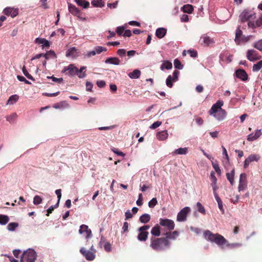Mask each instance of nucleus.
<instances>
[{
	"label": "nucleus",
	"instance_id": "obj_36",
	"mask_svg": "<svg viewBox=\"0 0 262 262\" xmlns=\"http://www.w3.org/2000/svg\"><path fill=\"white\" fill-rule=\"evenodd\" d=\"M215 199L217 202L219 208L221 210L222 213L224 214L225 211L223 208V203L222 200L220 199L219 196H216V197H215Z\"/></svg>",
	"mask_w": 262,
	"mask_h": 262
},
{
	"label": "nucleus",
	"instance_id": "obj_30",
	"mask_svg": "<svg viewBox=\"0 0 262 262\" xmlns=\"http://www.w3.org/2000/svg\"><path fill=\"white\" fill-rule=\"evenodd\" d=\"M141 75V72L139 70H135L132 72L128 74V76L132 79L138 78Z\"/></svg>",
	"mask_w": 262,
	"mask_h": 262
},
{
	"label": "nucleus",
	"instance_id": "obj_10",
	"mask_svg": "<svg viewBox=\"0 0 262 262\" xmlns=\"http://www.w3.org/2000/svg\"><path fill=\"white\" fill-rule=\"evenodd\" d=\"M247 58L251 61H254L260 59L261 56L259 55L258 52L253 50H249L247 52Z\"/></svg>",
	"mask_w": 262,
	"mask_h": 262
},
{
	"label": "nucleus",
	"instance_id": "obj_37",
	"mask_svg": "<svg viewBox=\"0 0 262 262\" xmlns=\"http://www.w3.org/2000/svg\"><path fill=\"white\" fill-rule=\"evenodd\" d=\"M9 221V217L6 215L0 214V224L6 225Z\"/></svg>",
	"mask_w": 262,
	"mask_h": 262
},
{
	"label": "nucleus",
	"instance_id": "obj_1",
	"mask_svg": "<svg viewBox=\"0 0 262 262\" xmlns=\"http://www.w3.org/2000/svg\"><path fill=\"white\" fill-rule=\"evenodd\" d=\"M170 246L169 241H167L166 238L162 237H157L151 236L150 238L149 247L154 251H163Z\"/></svg>",
	"mask_w": 262,
	"mask_h": 262
},
{
	"label": "nucleus",
	"instance_id": "obj_3",
	"mask_svg": "<svg viewBox=\"0 0 262 262\" xmlns=\"http://www.w3.org/2000/svg\"><path fill=\"white\" fill-rule=\"evenodd\" d=\"M204 235L205 238L207 241L215 243L222 249L224 248V246L227 243V239L219 233H213L209 230H206L204 232Z\"/></svg>",
	"mask_w": 262,
	"mask_h": 262
},
{
	"label": "nucleus",
	"instance_id": "obj_17",
	"mask_svg": "<svg viewBox=\"0 0 262 262\" xmlns=\"http://www.w3.org/2000/svg\"><path fill=\"white\" fill-rule=\"evenodd\" d=\"M236 76L243 81H246L248 79V76L244 70L239 69L235 72Z\"/></svg>",
	"mask_w": 262,
	"mask_h": 262
},
{
	"label": "nucleus",
	"instance_id": "obj_18",
	"mask_svg": "<svg viewBox=\"0 0 262 262\" xmlns=\"http://www.w3.org/2000/svg\"><path fill=\"white\" fill-rule=\"evenodd\" d=\"M165 237L163 238H166L167 241H169L170 239L174 240L179 236V232L177 231H174L173 232H168L164 234Z\"/></svg>",
	"mask_w": 262,
	"mask_h": 262
},
{
	"label": "nucleus",
	"instance_id": "obj_60",
	"mask_svg": "<svg viewBox=\"0 0 262 262\" xmlns=\"http://www.w3.org/2000/svg\"><path fill=\"white\" fill-rule=\"evenodd\" d=\"M136 204L138 206H141L143 204V196L142 193L139 194V198L136 202Z\"/></svg>",
	"mask_w": 262,
	"mask_h": 262
},
{
	"label": "nucleus",
	"instance_id": "obj_51",
	"mask_svg": "<svg viewBox=\"0 0 262 262\" xmlns=\"http://www.w3.org/2000/svg\"><path fill=\"white\" fill-rule=\"evenodd\" d=\"M157 204H158V202H157V199L152 198L148 202V206L150 208H154Z\"/></svg>",
	"mask_w": 262,
	"mask_h": 262
},
{
	"label": "nucleus",
	"instance_id": "obj_2",
	"mask_svg": "<svg viewBox=\"0 0 262 262\" xmlns=\"http://www.w3.org/2000/svg\"><path fill=\"white\" fill-rule=\"evenodd\" d=\"M224 102L223 101H217V102L212 106L211 109L209 110V114L214 116L219 121L224 120L226 117L227 113L224 110L221 108Z\"/></svg>",
	"mask_w": 262,
	"mask_h": 262
},
{
	"label": "nucleus",
	"instance_id": "obj_11",
	"mask_svg": "<svg viewBox=\"0 0 262 262\" xmlns=\"http://www.w3.org/2000/svg\"><path fill=\"white\" fill-rule=\"evenodd\" d=\"M260 158V157L259 155L257 154H251L249 155L247 158L246 159L244 164V167L245 168H247L249 164L252 162H257Z\"/></svg>",
	"mask_w": 262,
	"mask_h": 262
},
{
	"label": "nucleus",
	"instance_id": "obj_45",
	"mask_svg": "<svg viewBox=\"0 0 262 262\" xmlns=\"http://www.w3.org/2000/svg\"><path fill=\"white\" fill-rule=\"evenodd\" d=\"M196 208L199 212L203 214H205L206 210L205 209V208L200 202H198L196 203Z\"/></svg>",
	"mask_w": 262,
	"mask_h": 262
},
{
	"label": "nucleus",
	"instance_id": "obj_61",
	"mask_svg": "<svg viewBox=\"0 0 262 262\" xmlns=\"http://www.w3.org/2000/svg\"><path fill=\"white\" fill-rule=\"evenodd\" d=\"M75 51H76V49L75 48L73 47V48H70L67 52V53H66L67 56H70L73 55L74 54V52H75Z\"/></svg>",
	"mask_w": 262,
	"mask_h": 262
},
{
	"label": "nucleus",
	"instance_id": "obj_31",
	"mask_svg": "<svg viewBox=\"0 0 262 262\" xmlns=\"http://www.w3.org/2000/svg\"><path fill=\"white\" fill-rule=\"evenodd\" d=\"M75 2L78 6H80L83 8H88L90 6L89 2L85 0H75Z\"/></svg>",
	"mask_w": 262,
	"mask_h": 262
},
{
	"label": "nucleus",
	"instance_id": "obj_46",
	"mask_svg": "<svg viewBox=\"0 0 262 262\" xmlns=\"http://www.w3.org/2000/svg\"><path fill=\"white\" fill-rule=\"evenodd\" d=\"M173 78L171 75H169L166 79V83L168 87L171 88L173 86L172 82Z\"/></svg>",
	"mask_w": 262,
	"mask_h": 262
},
{
	"label": "nucleus",
	"instance_id": "obj_56",
	"mask_svg": "<svg viewBox=\"0 0 262 262\" xmlns=\"http://www.w3.org/2000/svg\"><path fill=\"white\" fill-rule=\"evenodd\" d=\"M55 193H56V195H57V198H58V201H57V203L56 204V206H58L60 200V199L61 198V190L60 189H57L55 191Z\"/></svg>",
	"mask_w": 262,
	"mask_h": 262
},
{
	"label": "nucleus",
	"instance_id": "obj_28",
	"mask_svg": "<svg viewBox=\"0 0 262 262\" xmlns=\"http://www.w3.org/2000/svg\"><path fill=\"white\" fill-rule=\"evenodd\" d=\"M234 169H233L230 172H227L226 173L227 179L230 182L231 185H233L234 184Z\"/></svg>",
	"mask_w": 262,
	"mask_h": 262
},
{
	"label": "nucleus",
	"instance_id": "obj_4",
	"mask_svg": "<svg viewBox=\"0 0 262 262\" xmlns=\"http://www.w3.org/2000/svg\"><path fill=\"white\" fill-rule=\"evenodd\" d=\"M36 252L31 249H29L24 251L21 259L20 262H34L36 259Z\"/></svg>",
	"mask_w": 262,
	"mask_h": 262
},
{
	"label": "nucleus",
	"instance_id": "obj_25",
	"mask_svg": "<svg viewBox=\"0 0 262 262\" xmlns=\"http://www.w3.org/2000/svg\"><path fill=\"white\" fill-rule=\"evenodd\" d=\"M35 42L38 44L42 45V48H49L50 43L45 38H37L35 39Z\"/></svg>",
	"mask_w": 262,
	"mask_h": 262
},
{
	"label": "nucleus",
	"instance_id": "obj_26",
	"mask_svg": "<svg viewBox=\"0 0 262 262\" xmlns=\"http://www.w3.org/2000/svg\"><path fill=\"white\" fill-rule=\"evenodd\" d=\"M139 233L137 236V239L141 242H145L149 234L148 232L139 231Z\"/></svg>",
	"mask_w": 262,
	"mask_h": 262
},
{
	"label": "nucleus",
	"instance_id": "obj_54",
	"mask_svg": "<svg viewBox=\"0 0 262 262\" xmlns=\"http://www.w3.org/2000/svg\"><path fill=\"white\" fill-rule=\"evenodd\" d=\"M125 28L123 26L118 27L116 29V32L119 36H121L124 31Z\"/></svg>",
	"mask_w": 262,
	"mask_h": 262
},
{
	"label": "nucleus",
	"instance_id": "obj_23",
	"mask_svg": "<svg viewBox=\"0 0 262 262\" xmlns=\"http://www.w3.org/2000/svg\"><path fill=\"white\" fill-rule=\"evenodd\" d=\"M152 236L158 237L161 235L160 227L159 224L153 227L150 231Z\"/></svg>",
	"mask_w": 262,
	"mask_h": 262
},
{
	"label": "nucleus",
	"instance_id": "obj_47",
	"mask_svg": "<svg viewBox=\"0 0 262 262\" xmlns=\"http://www.w3.org/2000/svg\"><path fill=\"white\" fill-rule=\"evenodd\" d=\"M253 47L257 50L262 51V39L259 40L255 42Z\"/></svg>",
	"mask_w": 262,
	"mask_h": 262
},
{
	"label": "nucleus",
	"instance_id": "obj_22",
	"mask_svg": "<svg viewBox=\"0 0 262 262\" xmlns=\"http://www.w3.org/2000/svg\"><path fill=\"white\" fill-rule=\"evenodd\" d=\"M168 136V134L167 130H162L156 134L157 139L160 141H163L166 140Z\"/></svg>",
	"mask_w": 262,
	"mask_h": 262
},
{
	"label": "nucleus",
	"instance_id": "obj_9",
	"mask_svg": "<svg viewBox=\"0 0 262 262\" xmlns=\"http://www.w3.org/2000/svg\"><path fill=\"white\" fill-rule=\"evenodd\" d=\"M247 187V175L242 173L240 175L238 190L239 191L244 190Z\"/></svg>",
	"mask_w": 262,
	"mask_h": 262
},
{
	"label": "nucleus",
	"instance_id": "obj_33",
	"mask_svg": "<svg viewBox=\"0 0 262 262\" xmlns=\"http://www.w3.org/2000/svg\"><path fill=\"white\" fill-rule=\"evenodd\" d=\"M182 11L185 13H187L189 14L192 13L193 11V6L191 5L187 4L183 6Z\"/></svg>",
	"mask_w": 262,
	"mask_h": 262
},
{
	"label": "nucleus",
	"instance_id": "obj_39",
	"mask_svg": "<svg viewBox=\"0 0 262 262\" xmlns=\"http://www.w3.org/2000/svg\"><path fill=\"white\" fill-rule=\"evenodd\" d=\"M19 97L17 95H13L11 96L8 101V103L11 104L16 102L18 100Z\"/></svg>",
	"mask_w": 262,
	"mask_h": 262
},
{
	"label": "nucleus",
	"instance_id": "obj_48",
	"mask_svg": "<svg viewBox=\"0 0 262 262\" xmlns=\"http://www.w3.org/2000/svg\"><path fill=\"white\" fill-rule=\"evenodd\" d=\"M211 186L212 187L214 197H216V196H219V195L217 194V193L216 192V191L218 189V187L217 186V182H211Z\"/></svg>",
	"mask_w": 262,
	"mask_h": 262
},
{
	"label": "nucleus",
	"instance_id": "obj_8",
	"mask_svg": "<svg viewBox=\"0 0 262 262\" xmlns=\"http://www.w3.org/2000/svg\"><path fill=\"white\" fill-rule=\"evenodd\" d=\"M159 221V224L161 226L166 228L168 230L171 231L174 229L175 224L172 220L168 219L161 218Z\"/></svg>",
	"mask_w": 262,
	"mask_h": 262
},
{
	"label": "nucleus",
	"instance_id": "obj_50",
	"mask_svg": "<svg viewBox=\"0 0 262 262\" xmlns=\"http://www.w3.org/2000/svg\"><path fill=\"white\" fill-rule=\"evenodd\" d=\"M42 199L39 195H35L34 198L33 203L35 205H39L42 202Z\"/></svg>",
	"mask_w": 262,
	"mask_h": 262
},
{
	"label": "nucleus",
	"instance_id": "obj_20",
	"mask_svg": "<svg viewBox=\"0 0 262 262\" xmlns=\"http://www.w3.org/2000/svg\"><path fill=\"white\" fill-rule=\"evenodd\" d=\"M68 9L69 12L73 15L79 17L81 14L80 11L77 7H76L75 6L72 4H69L68 5Z\"/></svg>",
	"mask_w": 262,
	"mask_h": 262
},
{
	"label": "nucleus",
	"instance_id": "obj_29",
	"mask_svg": "<svg viewBox=\"0 0 262 262\" xmlns=\"http://www.w3.org/2000/svg\"><path fill=\"white\" fill-rule=\"evenodd\" d=\"M105 63L119 65L120 63V61L117 57H110L105 60Z\"/></svg>",
	"mask_w": 262,
	"mask_h": 262
},
{
	"label": "nucleus",
	"instance_id": "obj_6",
	"mask_svg": "<svg viewBox=\"0 0 262 262\" xmlns=\"http://www.w3.org/2000/svg\"><path fill=\"white\" fill-rule=\"evenodd\" d=\"M256 18V14L255 13H251L249 11L244 10L239 15V19L242 23L248 21H253Z\"/></svg>",
	"mask_w": 262,
	"mask_h": 262
},
{
	"label": "nucleus",
	"instance_id": "obj_19",
	"mask_svg": "<svg viewBox=\"0 0 262 262\" xmlns=\"http://www.w3.org/2000/svg\"><path fill=\"white\" fill-rule=\"evenodd\" d=\"M262 135L261 129L256 130L254 135L251 134L247 136V140L249 141H253L257 140Z\"/></svg>",
	"mask_w": 262,
	"mask_h": 262
},
{
	"label": "nucleus",
	"instance_id": "obj_38",
	"mask_svg": "<svg viewBox=\"0 0 262 262\" xmlns=\"http://www.w3.org/2000/svg\"><path fill=\"white\" fill-rule=\"evenodd\" d=\"M91 3L94 7H102L104 6V2L102 0H93Z\"/></svg>",
	"mask_w": 262,
	"mask_h": 262
},
{
	"label": "nucleus",
	"instance_id": "obj_59",
	"mask_svg": "<svg viewBox=\"0 0 262 262\" xmlns=\"http://www.w3.org/2000/svg\"><path fill=\"white\" fill-rule=\"evenodd\" d=\"M179 73H180L179 71H178L177 70L174 71V72L173 73V77H172L173 78L172 80L173 82H176L178 80V76H179Z\"/></svg>",
	"mask_w": 262,
	"mask_h": 262
},
{
	"label": "nucleus",
	"instance_id": "obj_27",
	"mask_svg": "<svg viewBox=\"0 0 262 262\" xmlns=\"http://www.w3.org/2000/svg\"><path fill=\"white\" fill-rule=\"evenodd\" d=\"M167 30L164 28H159L156 30V35L159 38H163L166 34Z\"/></svg>",
	"mask_w": 262,
	"mask_h": 262
},
{
	"label": "nucleus",
	"instance_id": "obj_44",
	"mask_svg": "<svg viewBox=\"0 0 262 262\" xmlns=\"http://www.w3.org/2000/svg\"><path fill=\"white\" fill-rule=\"evenodd\" d=\"M18 224L17 223H10L7 226V229L9 231H14L15 228L17 227Z\"/></svg>",
	"mask_w": 262,
	"mask_h": 262
},
{
	"label": "nucleus",
	"instance_id": "obj_58",
	"mask_svg": "<svg viewBox=\"0 0 262 262\" xmlns=\"http://www.w3.org/2000/svg\"><path fill=\"white\" fill-rule=\"evenodd\" d=\"M48 78L51 79L53 81L58 83L62 82L63 81V79L62 78H57L54 77L53 76H52L51 77H48Z\"/></svg>",
	"mask_w": 262,
	"mask_h": 262
},
{
	"label": "nucleus",
	"instance_id": "obj_24",
	"mask_svg": "<svg viewBox=\"0 0 262 262\" xmlns=\"http://www.w3.org/2000/svg\"><path fill=\"white\" fill-rule=\"evenodd\" d=\"M243 36V32L239 29V27L237 28L235 31V38L234 39L235 42L237 45H240L241 43V38Z\"/></svg>",
	"mask_w": 262,
	"mask_h": 262
},
{
	"label": "nucleus",
	"instance_id": "obj_53",
	"mask_svg": "<svg viewBox=\"0 0 262 262\" xmlns=\"http://www.w3.org/2000/svg\"><path fill=\"white\" fill-rule=\"evenodd\" d=\"M162 124V122L157 121L152 123L149 127L151 129H156Z\"/></svg>",
	"mask_w": 262,
	"mask_h": 262
},
{
	"label": "nucleus",
	"instance_id": "obj_42",
	"mask_svg": "<svg viewBox=\"0 0 262 262\" xmlns=\"http://www.w3.org/2000/svg\"><path fill=\"white\" fill-rule=\"evenodd\" d=\"M225 245L228 248L233 249V248L239 247L241 246L242 245L238 243L230 244V243H229L228 241L227 240V243L226 244H225Z\"/></svg>",
	"mask_w": 262,
	"mask_h": 262
},
{
	"label": "nucleus",
	"instance_id": "obj_35",
	"mask_svg": "<svg viewBox=\"0 0 262 262\" xmlns=\"http://www.w3.org/2000/svg\"><path fill=\"white\" fill-rule=\"evenodd\" d=\"M173 152L176 155H186L188 153V148L187 147L179 148L176 149Z\"/></svg>",
	"mask_w": 262,
	"mask_h": 262
},
{
	"label": "nucleus",
	"instance_id": "obj_15",
	"mask_svg": "<svg viewBox=\"0 0 262 262\" xmlns=\"http://www.w3.org/2000/svg\"><path fill=\"white\" fill-rule=\"evenodd\" d=\"M199 42L201 45H204L205 46H209L211 43L213 42V40L210 37L206 34L202 35L199 40Z\"/></svg>",
	"mask_w": 262,
	"mask_h": 262
},
{
	"label": "nucleus",
	"instance_id": "obj_43",
	"mask_svg": "<svg viewBox=\"0 0 262 262\" xmlns=\"http://www.w3.org/2000/svg\"><path fill=\"white\" fill-rule=\"evenodd\" d=\"M23 74L29 79L33 81H35V79L28 72L25 66H24L22 69Z\"/></svg>",
	"mask_w": 262,
	"mask_h": 262
},
{
	"label": "nucleus",
	"instance_id": "obj_21",
	"mask_svg": "<svg viewBox=\"0 0 262 262\" xmlns=\"http://www.w3.org/2000/svg\"><path fill=\"white\" fill-rule=\"evenodd\" d=\"M99 245L101 247H103L106 251L110 252L111 251V245L108 242H106L103 237L101 238Z\"/></svg>",
	"mask_w": 262,
	"mask_h": 262
},
{
	"label": "nucleus",
	"instance_id": "obj_14",
	"mask_svg": "<svg viewBox=\"0 0 262 262\" xmlns=\"http://www.w3.org/2000/svg\"><path fill=\"white\" fill-rule=\"evenodd\" d=\"M79 233L81 234L83 233H85V237L88 239L92 234V232L90 229H89V227L86 225H82L80 226V229L79 230Z\"/></svg>",
	"mask_w": 262,
	"mask_h": 262
},
{
	"label": "nucleus",
	"instance_id": "obj_5",
	"mask_svg": "<svg viewBox=\"0 0 262 262\" xmlns=\"http://www.w3.org/2000/svg\"><path fill=\"white\" fill-rule=\"evenodd\" d=\"M63 72H67L66 74L69 76H73L77 74L78 77L80 78H83L85 76V74L84 72L82 73V74H78V69L73 64H70L68 67H65L63 70Z\"/></svg>",
	"mask_w": 262,
	"mask_h": 262
},
{
	"label": "nucleus",
	"instance_id": "obj_52",
	"mask_svg": "<svg viewBox=\"0 0 262 262\" xmlns=\"http://www.w3.org/2000/svg\"><path fill=\"white\" fill-rule=\"evenodd\" d=\"M212 166L214 170H215L217 174L219 176H221V170L220 168L219 165L218 164L212 163Z\"/></svg>",
	"mask_w": 262,
	"mask_h": 262
},
{
	"label": "nucleus",
	"instance_id": "obj_13",
	"mask_svg": "<svg viewBox=\"0 0 262 262\" xmlns=\"http://www.w3.org/2000/svg\"><path fill=\"white\" fill-rule=\"evenodd\" d=\"M4 13L6 15H10L12 18L16 16L18 14V10L13 8L8 7L3 11Z\"/></svg>",
	"mask_w": 262,
	"mask_h": 262
},
{
	"label": "nucleus",
	"instance_id": "obj_62",
	"mask_svg": "<svg viewBox=\"0 0 262 262\" xmlns=\"http://www.w3.org/2000/svg\"><path fill=\"white\" fill-rule=\"evenodd\" d=\"M117 54L120 57L124 56L126 54V51L123 49H120L117 51Z\"/></svg>",
	"mask_w": 262,
	"mask_h": 262
},
{
	"label": "nucleus",
	"instance_id": "obj_63",
	"mask_svg": "<svg viewBox=\"0 0 262 262\" xmlns=\"http://www.w3.org/2000/svg\"><path fill=\"white\" fill-rule=\"evenodd\" d=\"M150 228V226L149 225H144L142 227H140L138 231H144V232H147L146 230H147L148 229H149Z\"/></svg>",
	"mask_w": 262,
	"mask_h": 262
},
{
	"label": "nucleus",
	"instance_id": "obj_16",
	"mask_svg": "<svg viewBox=\"0 0 262 262\" xmlns=\"http://www.w3.org/2000/svg\"><path fill=\"white\" fill-rule=\"evenodd\" d=\"M249 28L255 29L256 28L262 26V14L256 19V21H250L248 24Z\"/></svg>",
	"mask_w": 262,
	"mask_h": 262
},
{
	"label": "nucleus",
	"instance_id": "obj_12",
	"mask_svg": "<svg viewBox=\"0 0 262 262\" xmlns=\"http://www.w3.org/2000/svg\"><path fill=\"white\" fill-rule=\"evenodd\" d=\"M80 252L88 260L92 261L95 258V253L92 251L86 250L83 247L80 249Z\"/></svg>",
	"mask_w": 262,
	"mask_h": 262
},
{
	"label": "nucleus",
	"instance_id": "obj_55",
	"mask_svg": "<svg viewBox=\"0 0 262 262\" xmlns=\"http://www.w3.org/2000/svg\"><path fill=\"white\" fill-rule=\"evenodd\" d=\"M17 78L19 81L24 82L26 84H31V83L30 81L27 80L24 77H23L22 76L17 75Z\"/></svg>",
	"mask_w": 262,
	"mask_h": 262
},
{
	"label": "nucleus",
	"instance_id": "obj_49",
	"mask_svg": "<svg viewBox=\"0 0 262 262\" xmlns=\"http://www.w3.org/2000/svg\"><path fill=\"white\" fill-rule=\"evenodd\" d=\"M96 51V54H100L103 51H106L107 49L106 48H104L101 46H97L95 48V50Z\"/></svg>",
	"mask_w": 262,
	"mask_h": 262
},
{
	"label": "nucleus",
	"instance_id": "obj_64",
	"mask_svg": "<svg viewBox=\"0 0 262 262\" xmlns=\"http://www.w3.org/2000/svg\"><path fill=\"white\" fill-rule=\"evenodd\" d=\"M252 37V36L249 35L247 36H243L241 38V42H246L248 41L250 38Z\"/></svg>",
	"mask_w": 262,
	"mask_h": 262
},
{
	"label": "nucleus",
	"instance_id": "obj_57",
	"mask_svg": "<svg viewBox=\"0 0 262 262\" xmlns=\"http://www.w3.org/2000/svg\"><path fill=\"white\" fill-rule=\"evenodd\" d=\"M112 150L115 154H117L118 156L124 157V155H125L123 152H122V151H120L118 148L113 147V148H112Z\"/></svg>",
	"mask_w": 262,
	"mask_h": 262
},
{
	"label": "nucleus",
	"instance_id": "obj_7",
	"mask_svg": "<svg viewBox=\"0 0 262 262\" xmlns=\"http://www.w3.org/2000/svg\"><path fill=\"white\" fill-rule=\"evenodd\" d=\"M190 211L191 209L189 207H185L183 208L178 213L177 221L178 222H184L186 221L187 215Z\"/></svg>",
	"mask_w": 262,
	"mask_h": 262
},
{
	"label": "nucleus",
	"instance_id": "obj_34",
	"mask_svg": "<svg viewBox=\"0 0 262 262\" xmlns=\"http://www.w3.org/2000/svg\"><path fill=\"white\" fill-rule=\"evenodd\" d=\"M172 64L169 61H165L163 64L161 66V69L163 70L164 69L167 70H170L172 68Z\"/></svg>",
	"mask_w": 262,
	"mask_h": 262
},
{
	"label": "nucleus",
	"instance_id": "obj_32",
	"mask_svg": "<svg viewBox=\"0 0 262 262\" xmlns=\"http://www.w3.org/2000/svg\"><path fill=\"white\" fill-rule=\"evenodd\" d=\"M150 220V215L147 213L142 215L139 218L140 222L144 224L148 223Z\"/></svg>",
	"mask_w": 262,
	"mask_h": 262
},
{
	"label": "nucleus",
	"instance_id": "obj_41",
	"mask_svg": "<svg viewBox=\"0 0 262 262\" xmlns=\"http://www.w3.org/2000/svg\"><path fill=\"white\" fill-rule=\"evenodd\" d=\"M173 64L176 69L182 70L183 68V65L178 59H175L174 60Z\"/></svg>",
	"mask_w": 262,
	"mask_h": 262
},
{
	"label": "nucleus",
	"instance_id": "obj_40",
	"mask_svg": "<svg viewBox=\"0 0 262 262\" xmlns=\"http://www.w3.org/2000/svg\"><path fill=\"white\" fill-rule=\"evenodd\" d=\"M262 68V60L254 64L253 66L252 70L254 72H257Z\"/></svg>",
	"mask_w": 262,
	"mask_h": 262
}]
</instances>
